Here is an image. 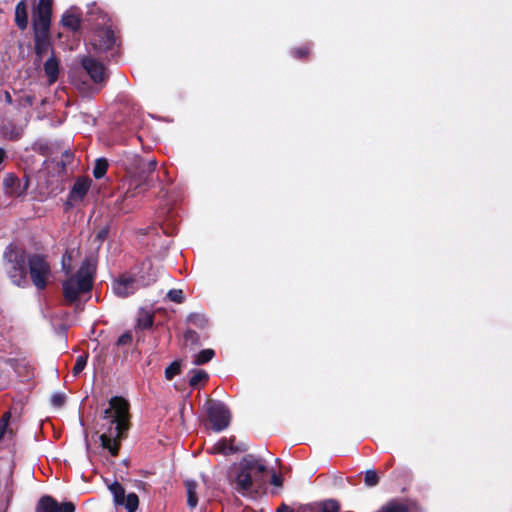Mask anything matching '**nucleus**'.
Listing matches in <instances>:
<instances>
[{
    "label": "nucleus",
    "instance_id": "obj_1",
    "mask_svg": "<svg viewBox=\"0 0 512 512\" xmlns=\"http://www.w3.org/2000/svg\"><path fill=\"white\" fill-rule=\"evenodd\" d=\"M102 428L106 430L101 434L100 440L104 448L115 456L118 453L119 439L129 428V404L121 397H113L109 401V408L105 410Z\"/></svg>",
    "mask_w": 512,
    "mask_h": 512
},
{
    "label": "nucleus",
    "instance_id": "obj_2",
    "mask_svg": "<svg viewBox=\"0 0 512 512\" xmlns=\"http://www.w3.org/2000/svg\"><path fill=\"white\" fill-rule=\"evenodd\" d=\"M266 471L260 459L248 455L231 468L229 478L236 491L242 495H251L263 487Z\"/></svg>",
    "mask_w": 512,
    "mask_h": 512
},
{
    "label": "nucleus",
    "instance_id": "obj_3",
    "mask_svg": "<svg viewBox=\"0 0 512 512\" xmlns=\"http://www.w3.org/2000/svg\"><path fill=\"white\" fill-rule=\"evenodd\" d=\"M94 265L85 260L78 272L63 282V294L68 302H75L82 294L88 293L93 284Z\"/></svg>",
    "mask_w": 512,
    "mask_h": 512
},
{
    "label": "nucleus",
    "instance_id": "obj_4",
    "mask_svg": "<svg viewBox=\"0 0 512 512\" xmlns=\"http://www.w3.org/2000/svg\"><path fill=\"white\" fill-rule=\"evenodd\" d=\"M4 257L10 265L8 273L12 282L18 286L23 285L26 282L25 253L13 246H9L4 253Z\"/></svg>",
    "mask_w": 512,
    "mask_h": 512
},
{
    "label": "nucleus",
    "instance_id": "obj_5",
    "mask_svg": "<svg viewBox=\"0 0 512 512\" xmlns=\"http://www.w3.org/2000/svg\"><path fill=\"white\" fill-rule=\"evenodd\" d=\"M29 274L37 289H44L52 279L51 265L44 256L33 255L28 260Z\"/></svg>",
    "mask_w": 512,
    "mask_h": 512
},
{
    "label": "nucleus",
    "instance_id": "obj_6",
    "mask_svg": "<svg viewBox=\"0 0 512 512\" xmlns=\"http://www.w3.org/2000/svg\"><path fill=\"white\" fill-rule=\"evenodd\" d=\"M156 280V273H149L148 277L143 275V280H140L134 275L123 274L113 283V291L119 297H127L133 294L138 288L143 285L147 286Z\"/></svg>",
    "mask_w": 512,
    "mask_h": 512
},
{
    "label": "nucleus",
    "instance_id": "obj_7",
    "mask_svg": "<svg viewBox=\"0 0 512 512\" xmlns=\"http://www.w3.org/2000/svg\"><path fill=\"white\" fill-rule=\"evenodd\" d=\"M207 412L212 428L215 431H221L228 427L230 413L223 404L209 400L207 402Z\"/></svg>",
    "mask_w": 512,
    "mask_h": 512
},
{
    "label": "nucleus",
    "instance_id": "obj_8",
    "mask_svg": "<svg viewBox=\"0 0 512 512\" xmlns=\"http://www.w3.org/2000/svg\"><path fill=\"white\" fill-rule=\"evenodd\" d=\"M75 506L71 502L58 504L50 496L42 497L36 507V512H74Z\"/></svg>",
    "mask_w": 512,
    "mask_h": 512
},
{
    "label": "nucleus",
    "instance_id": "obj_9",
    "mask_svg": "<svg viewBox=\"0 0 512 512\" xmlns=\"http://www.w3.org/2000/svg\"><path fill=\"white\" fill-rule=\"evenodd\" d=\"M92 46L99 51L110 49L114 44L113 31L107 27L96 31L91 38Z\"/></svg>",
    "mask_w": 512,
    "mask_h": 512
},
{
    "label": "nucleus",
    "instance_id": "obj_10",
    "mask_svg": "<svg viewBox=\"0 0 512 512\" xmlns=\"http://www.w3.org/2000/svg\"><path fill=\"white\" fill-rule=\"evenodd\" d=\"M52 8L37 7L33 14V26L35 33H48Z\"/></svg>",
    "mask_w": 512,
    "mask_h": 512
},
{
    "label": "nucleus",
    "instance_id": "obj_11",
    "mask_svg": "<svg viewBox=\"0 0 512 512\" xmlns=\"http://www.w3.org/2000/svg\"><path fill=\"white\" fill-rule=\"evenodd\" d=\"M3 186L6 193L14 197H19L26 192L28 188V181H22L14 174H7L4 177Z\"/></svg>",
    "mask_w": 512,
    "mask_h": 512
},
{
    "label": "nucleus",
    "instance_id": "obj_12",
    "mask_svg": "<svg viewBox=\"0 0 512 512\" xmlns=\"http://www.w3.org/2000/svg\"><path fill=\"white\" fill-rule=\"evenodd\" d=\"M83 68L95 83H101L106 79L105 67L92 58H83Z\"/></svg>",
    "mask_w": 512,
    "mask_h": 512
},
{
    "label": "nucleus",
    "instance_id": "obj_13",
    "mask_svg": "<svg viewBox=\"0 0 512 512\" xmlns=\"http://www.w3.org/2000/svg\"><path fill=\"white\" fill-rule=\"evenodd\" d=\"M150 187L148 179L143 175H130L129 187L126 195L135 197L145 192Z\"/></svg>",
    "mask_w": 512,
    "mask_h": 512
},
{
    "label": "nucleus",
    "instance_id": "obj_14",
    "mask_svg": "<svg viewBox=\"0 0 512 512\" xmlns=\"http://www.w3.org/2000/svg\"><path fill=\"white\" fill-rule=\"evenodd\" d=\"M91 185V180L86 178H79L74 183L72 190L69 193V200L72 203L81 201L87 194Z\"/></svg>",
    "mask_w": 512,
    "mask_h": 512
},
{
    "label": "nucleus",
    "instance_id": "obj_15",
    "mask_svg": "<svg viewBox=\"0 0 512 512\" xmlns=\"http://www.w3.org/2000/svg\"><path fill=\"white\" fill-rule=\"evenodd\" d=\"M15 21L20 29H25L28 24L27 6L24 0L20 1L15 8Z\"/></svg>",
    "mask_w": 512,
    "mask_h": 512
},
{
    "label": "nucleus",
    "instance_id": "obj_16",
    "mask_svg": "<svg viewBox=\"0 0 512 512\" xmlns=\"http://www.w3.org/2000/svg\"><path fill=\"white\" fill-rule=\"evenodd\" d=\"M187 504L190 508H195L198 504V484L195 481L185 482Z\"/></svg>",
    "mask_w": 512,
    "mask_h": 512
},
{
    "label": "nucleus",
    "instance_id": "obj_17",
    "mask_svg": "<svg viewBox=\"0 0 512 512\" xmlns=\"http://www.w3.org/2000/svg\"><path fill=\"white\" fill-rule=\"evenodd\" d=\"M44 71L49 83H54L59 73L58 61L54 57H50L44 64Z\"/></svg>",
    "mask_w": 512,
    "mask_h": 512
},
{
    "label": "nucleus",
    "instance_id": "obj_18",
    "mask_svg": "<svg viewBox=\"0 0 512 512\" xmlns=\"http://www.w3.org/2000/svg\"><path fill=\"white\" fill-rule=\"evenodd\" d=\"M61 23L64 27L76 30L80 25L79 15L73 11H67L62 17Z\"/></svg>",
    "mask_w": 512,
    "mask_h": 512
},
{
    "label": "nucleus",
    "instance_id": "obj_19",
    "mask_svg": "<svg viewBox=\"0 0 512 512\" xmlns=\"http://www.w3.org/2000/svg\"><path fill=\"white\" fill-rule=\"evenodd\" d=\"M50 48L48 33H35V49L38 55H42Z\"/></svg>",
    "mask_w": 512,
    "mask_h": 512
},
{
    "label": "nucleus",
    "instance_id": "obj_20",
    "mask_svg": "<svg viewBox=\"0 0 512 512\" xmlns=\"http://www.w3.org/2000/svg\"><path fill=\"white\" fill-rule=\"evenodd\" d=\"M22 133L23 126H5L1 130L2 137L8 140H17L21 137Z\"/></svg>",
    "mask_w": 512,
    "mask_h": 512
},
{
    "label": "nucleus",
    "instance_id": "obj_21",
    "mask_svg": "<svg viewBox=\"0 0 512 512\" xmlns=\"http://www.w3.org/2000/svg\"><path fill=\"white\" fill-rule=\"evenodd\" d=\"M109 490L113 494L114 501L117 505L124 504V499L127 495H125L124 488L118 482L109 485Z\"/></svg>",
    "mask_w": 512,
    "mask_h": 512
},
{
    "label": "nucleus",
    "instance_id": "obj_22",
    "mask_svg": "<svg viewBox=\"0 0 512 512\" xmlns=\"http://www.w3.org/2000/svg\"><path fill=\"white\" fill-rule=\"evenodd\" d=\"M127 510V512H135L139 505L138 496L135 493H130L124 499L123 504Z\"/></svg>",
    "mask_w": 512,
    "mask_h": 512
},
{
    "label": "nucleus",
    "instance_id": "obj_23",
    "mask_svg": "<svg viewBox=\"0 0 512 512\" xmlns=\"http://www.w3.org/2000/svg\"><path fill=\"white\" fill-rule=\"evenodd\" d=\"M108 168V163L105 159H98L96 160L94 169H93V175L95 178L99 179L102 178Z\"/></svg>",
    "mask_w": 512,
    "mask_h": 512
},
{
    "label": "nucleus",
    "instance_id": "obj_24",
    "mask_svg": "<svg viewBox=\"0 0 512 512\" xmlns=\"http://www.w3.org/2000/svg\"><path fill=\"white\" fill-rule=\"evenodd\" d=\"M214 354L215 353L212 349L202 350L200 353L197 354L194 360V364L201 365L207 363L214 357Z\"/></svg>",
    "mask_w": 512,
    "mask_h": 512
},
{
    "label": "nucleus",
    "instance_id": "obj_25",
    "mask_svg": "<svg viewBox=\"0 0 512 512\" xmlns=\"http://www.w3.org/2000/svg\"><path fill=\"white\" fill-rule=\"evenodd\" d=\"M86 364H87V356L86 355L78 356L76 359V363L72 370L73 376H78L84 370Z\"/></svg>",
    "mask_w": 512,
    "mask_h": 512
},
{
    "label": "nucleus",
    "instance_id": "obj_26",
    "mask_svg": "<svg viewBox=\"0 0 512 512\" xmlns=\"http://www.w3.org/2000/svg\"><path fill=\"white\" fill-rule=\"evenodd\" d=\"M207 377H208V375H207V373L205 371H203V370H195V371H193V375L190 378V385L191 386H196L200 382L206 380Z\"/></svg>",
    "mask_w": 512,
    "mask_h": 512
},
{
    "label": "nucleus",
    "instance_id": "obj_27",
    "mask_svg": "<svg viewBox=\"0 0 512 512\" xmlns=\"http://www.w3.org/2000/svg\"><path fill=\"white\" fill-rule=\"evenodd\" d=\"M213 451L215 453L229 454L233 453L235 450L231 445H227L225 440H222L213 447Z\"/></svg>",
    "mask_w": 512,
    "mask_h": 512
},
{
    "label": "nucleus",
    "instance_id": "obj_28",
    "mask_svg": "<svg viewBox=\"0 0 512 512\" xmlns=\"http://www.w3.org/2000/svg\"><path fill=\"white\" fill-rule=\"evenodd\" d=\"M382 512H407V508L404 504L398 502H392L386 505Z\"/></svg>",
    "mask_w": 512,
    "mask_h": 512
},
{
    "label": "nucleus",
    "instance_id": "obj_29",
    "mask_svg": "<svg viewBox=\"0 0 512 512\" xmlns=\"http://www.w3.org/2000/svg\"><path fill=\"white\" fill-rule=\"evenodd\" d=\"M365 484L369 487L376 486L378 484L379 478L377 473L374 470H368L365 473Z\"/></svg>",
    "mask_w": 512,
    "mask_h": 512
},
{
    "label": "nucleus",
    "instance_id": "obj_30",
    "mask_svg": "<svg viewBox=\"0 0 512 512\" xmlns=\"http://www.w3.org/2000/svg\"><path fill=\"white\" fill-rule=\"evenodd\" d=\"M179 372L180 364L178 362H173L165 369V376L168 380H171Z\"/></svg>",
    "mask_w": 512,
    "mask_h": 512
},
{
    "label": "nucleus",
    "instance_id": "obj_31",
    "mask_svg": "<svg viewBox=\"0 0 512 512\" xmlns=\"http://www.w3.org/2000/svg\"><path fill=\"white\" fill-rule=\"evenodd\" d=\"M188 322L193 324V325H196V326H199V327H203V326H205L207 321H206V319H205V317L203 315L197 314V313H193V314L189 315Z\"/></svg>",
    "mask_w": 512,
    "mask_h": 512
},
{
    "label": "nucleus",
    "instance_id": "obj_32",
    "mask_svg": "<svg viewBox=\"0 0 512 512\" xmlns=\"http://www.w3.org/2000/svg\"><path fill=\"white\" fill-rule=\"evenodd\" d=\"M168 298L176 303H181L184 300L183 291L180 289H172L168 292Z\"/></svg>",
    "mask_w": 512,
    "mask_h": 512
},
{
    "label": "nucleus",
    "instance_id": "obj_33",
    "mask_svg": "<svg viewBox=\"0 0 512 512\" xmlns=\"http://www.w3.org/2000/svg\"><path fill=\"white\" fill-rule=\"evenodd\" d=\"M51 403L53 406L59 408L65 403V395L62 393H55L51 397Z\"/></svg>",
    "mask_w": 512,
    "mask_h": 512
},
{
    "label": "nucleus",
    "instance_id": "obj_34",
    "mask_svg": "<svg viewBox=\"0 0 512 512\" xmlns=\"http://www.w3.org/2000/svg\"><path fill=\"white\" fill-rule=\"evenodd\" d=\"M338 511H339V506H338L337 502H335L333 500H329L324 503L322 512H338Z\"/></svg>",
    "mask_w": 512,
    "mask_h": 512
},
{
    "label": "nucleus",
    "instance_id": "obj_35",
    "mask_svg": "<svg viewBox=\"0 0 512 512\" xmlns=\"http://www.w3.org/2000/svg\"><path fill=\"white\" fill-rule=\"evenodd\" d=\"M9 419H10V413L9 412L5 413L2 418L1 424H0V439L4 436Z\"/></svg>",
    "mask_w": 512,
    "mask_h": 512
},
{
    "label": "nucleus",
    "instance_id": "obj_36",
    "mask_svg": "<svg viewBox=\"0 0 512 512\" xmlns=\"http://www.w3.org/2000/svg\"><path fill=\"white\" fill-rule=\"evenodd\" d=\"M184 340L185 344H187L188 342L196 343L198 341V336L194 331L188 330L184 335Z\"/></svg>",
    "mask_w": 512,
    "mask_h": 512
},
{
    "label": "nucleus",
    "instance_id": "obj_37",
    "mask_svg": "<svg viewBox=\"0 0 512 512\" xmlns=\"http://www.w3.org/2000/svg\"><path fill=\"white\" fill-rule=\"evenodd\" d=\"M132 341V335L129 332L122 334L118 339L119 345H126Z\"/></svg>",
    "mask_w": 512,
    "mask_h": 512
},
{
    "label": "nucleus",
    "instance_id": "obj_38",
    "mask_svg": "<svg viewBox=\"0 0 512 512\" xmlns=\"http://www.w3.org/2000/svg\"><path fill=\"white\" fill-rule=\"evenodd\" d=\"M271 484L276 486V487H281L282 486V478H281V476H279L275 472H273L272 475H271Z\"/></svg>",
    "mask_w": 512,
    "mask_h": 512
},
{
    "label": "nucleus",
    "instance_id": "obj_39",
    "mask_svg": "<svg viewBox=\"0 0 512 512\" xmlns=\"http://www.w3.org/2000/svg\"><path fill=\"white\" fill-rule=\"evenodd\" d=\"M293 53H294V55H295L296 57L301 58V57H304L305 55H307V54H308V51H307L306 49H304V48H300V49H296V50H294V52H293Z\"/></svg>",
    "mask_w": 512,
    "mask_h": 512
},
{
    "label": "nucleus",
    "instance_id": "obj_40",
    "mask_svg": "<svg viewBox=\"0 0 512 512\" xmlns=\"http://www.w3.org/2000/svg\"><path fill=\"white\" fill-rule=\"evenodd\" d=\"M37 7L52 8V0H39Z\"/></svg>",
    "mask_w": 512,
    "mask_h": 512
},
{
    "label": "nucleus",
    "instance_id": "obj_41",
    "mask_svg": "<svg viewBox=\"0 0 512 512\" xmlns=\"http://www.w3.org/2000/svg\"><path fill=\"white\" fill-rule=\"evenodd\" d=\"M32 103H33V97L32 96L27 95V96L22 98V104L24 106H31Z\"/></svg>",
    "mask_w": 512,
    "mask_h": 512
},
{
    "label": "nucleus",
    "instance_id": "obj_42",
    "mask_svg": "<svg viewBox=\"0 0 512 512\" xmlns=\"http://www.w3.org/2000/svg\"><path fill=\"white\" fill-rule=\"evenodd\" d=\"M149 166H150V168H151V169H154V168H155V166H156V162H155V161H151V162L149 163Z\"/></svg>",
    "mask_w": 512,
    "mask_h": 512
},
{
    "label": "nucleus",
    "instance_id": "obj_43",
    "mask_svg": "<svg viewBox=\"0 0 512 512\" xmlns=\"http://www.w3.org/2000/svg\"><path fill=\"white\" fill-rule=\"evenodd\" d=\"M287 511H288L287 507L278 509V512H287Z\"/></svg>",
    "mask_w": 512,
    "mask_h": 512
}]
</instances>
